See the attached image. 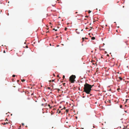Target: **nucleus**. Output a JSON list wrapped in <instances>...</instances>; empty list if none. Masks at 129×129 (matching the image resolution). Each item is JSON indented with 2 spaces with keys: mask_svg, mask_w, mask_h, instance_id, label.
<instances>
[{
  "mask_svg": "<svg viewBox=\"0 0 129 129\" xmlns=\"http://www.w3.org/2000/svg\"><path fill=\"white\" fill-rule=\"evenodd\" d=\"M53 30H55V31H57V29H55L54 28H53Z\"/></svg>",
  "mask_w": 129,
  "mask_h": 129,
  "instance_id": "nucleus-10",
  "label": "nucleus"
},
{
  "mask_svg": "<svg viewBox=\"0 0 129 129\" xmlns=\"http://www.w3.org/2000/svg\"><path fill=\"white\" fill-rule=\"evenodd\" d=\"M65 83H63V85H65Z\"/></svg>",
  "mask_w": 129,
  "mask_h": 129,
  "instance_id": "nucleus-36",
  "label": "nucleus"
},
{
  "mask_svg": "<svg viewBox=\"0 0 129 129\" xmlns=\"http://www.w3.org/2000/svg\"><path fill=\"white\" fill-rule=\"evenodd\" d=\"M82 129H83V128H82Z\"/></svg>",
  "mask_w": 129,
  "mask_h": 129,
  "instance_id": "nucleus-46",
  "label": "nucleus"
},
{
  "mask_svg": "<svg viewBox=\"0 0 129 129\" xmlns=\"http://www.w3.org/2000/svg\"><path fill=\"white\" fill-rule=\"evenodd\" d=\"M55 80H52V82H54V81Z\"/></svg>",
  "mask_w": 129,
  "mask_h": 129,
  "instance_id": "nucleus-19",
  "label": "nucleus"
},
{
  "mask_svg": "<svg viewBox=\"0 0 129 129\" xmlns=\"http://www.w3.org/2000/svg\"><path fill=\"white\" fill-rule=\"evenodd\" d=\"M84 39H87V38H83L82 39V41H84Z\"/></svg>",
  "mask_w": 129,
  "mask_h": 129,
  "instance_id": "nucleus-5",
  "label": "nucleus"
},
{
  "mask_svg": "<svg viewBox=\"0 0 129 129\" xmlns=\"http://www.w3.org/2000/svg\"><path fill=\"white\" fill-rule=\"evenodd\" d=\"M91 85L88 84L86 83L84 85V92H85L86 93L89 94L91 90Z\"/></svg>",
  "mask_w": 129,
  "mask_h": 129,
  "instance_id": "nucleus-1",
  "label": "nucleus"
},
{
  "mask_svg": "<svg viewBox=\"0 0 129 129\" xmlns=\"http://www.w3.org/2000/svg\"><path fill=\"white\" fill-rule=\"evenodd\" d=\"M59 108H61V107H59Z\"/></svg>",
  "mask_w": 129,
  "mask_h": 129,
  "instance_id": "nucleus-37",
  "label": "nucleus"
},
{
  "mask_svg": "<svg viewBox=\"0 0 129 129\" xmlns=\"http://www.w3.org/2000/svg\"><path fill=\"white\" fill-rule=\"evenodd\" d=\"M48 88L49 89H50V87H48Z\"/></svg>",
  "mask_w": 129,
  "mask_h": 129,
  "instance_id": "nucleus-27",
  "label": "nucleus"
},
{
  "mask_svg": "<svg viewBox=\"0 0 129 129\" xmlns=\"http://www.w3.org/2000/svg\"><path fill=\"white\" fill-rule=\"evenodd\" d=\"M48 106L49 107H50V105L49 104H48Z\"/></svg>",
  "mask_w": 129,
  "mask_h": 129,
  "instance_id": "nucleus-21",
  "label": "nucleus"
},
{
  "mask_svg": "<svg viewBox=\"0 0 129 129\" xmlns=\"http://www.w3.org/2000/svg\"><path fill=\"white\" fill-rule=\"evenodd\" d=\"M63 109H66V107H64V108H63ZM63 109H61V110H62Z\"/></svg>",
  "mask_w": 129,
  "mask_h": 129,
  "instance_id": "nucleus-17",
  "label": "nucleus"
},
{
  "mask_svg": "<svg viewBox=\"0 0 129 129\" xmlns=\"http://www.w3.org/2000/svg\"><path fill=\"white\" fill-rule=\"evenodd\" d=\"M91 12V11L90 10H89L88 11V13H90Z\"/></svg>",
  "mask_w": 129,
  "mask_h": 129,
  "instance_id": "nucleus-13",
  "label": "nucleus"
},
{
  "mask_svg": "<svg viewBox=\"0 0 129 129\" xmlns=\"http://www.w3.org/2000/svg\"><path fill=\"white\" fill-rule=\"evenodd\" d=\"M94 86V85H91V88H92V87H93V86Z\"/></svg>",
  "mask_w": 129,
  "mask_h": 129,
  "instance_id": "nucleus-26",
  "label": "nucleus"
},
{
  "mask_svg": "<svg viewBox=\"0 0 129 129\" xmlns=\"http://www.w3.org/2000/svg\"><path fill=\"white\" fill-rule=\"evenodd\" d=\"M15 76H15V75H13L12 76H13V77H15Z\"/></svg>",
  "mask_w": 129,
  "mask_h": 129,
  "instance_id": "nucleus-14",
  "label": "nucleus"
},
{
  "mask_svg": "<svg viewBox=\"0 0 129 129\" xmlns=\"http://www.w3.org/2000/svg\"><path fill=\"white\" fill-rule=\"evenodd\" d=\"M53 76H55V74H53Z\"/></svg>",
  "mask_w": 129,
  "mask_h": 129,
  "instance_id": "nucleus-23",
  "label": "nucleus"
},
{
  "mask_svg": "<svg viewBox=\"0 0 129 129\" xmlns=\"http://www.w3.org/2000/svg\"><path fill=\"white\" fill-rule=\"evenodd\" d=\"M120 88H117V90H120Z\"/></svg>",
  "mask_w": 129,
  "mask_h": 129,
  "instance_id": "nucleus-20",
  "label": "nucleus"
},
{
  "mask_svg": "<svg viewBox=\"0 0 129 129\" xmlns=\"http://www.w3.org/2000/svg\"><path fill=\"white\" fill-rule=\"evenodd\" d=\"M49 81V82H51V81H51V80H50V81Z\"/></svg>",
  "mask_w": 129,
  "mask_h": 129,
  "instance_id": "nucleus-30",
  "label": "nucleus"
},
{
  "mask_svg": "<svg viewBox=\"0 0 129 129\" xmlns=\"http://www.w3.org/2000/svg\"><path fill=\"white\" fill-rule=\"evenodd\" d=\"M107 56H108V55H108V54H107Z\"/></svg>",
  "mask_w": 129,
  "mask_h": 129,
  "instance_id": "nucleus-44",
  "label": "nucleus"
},
{
  "mask_svg": "<svg viewBox=\"0 0 129 129\" xmlns=\"http://www.w3.org/2000/svg\"><path fill=\"white\" fill-rule=\"evenodd\" d=\"M57 90L58 91H59V90H60L59 89H57Z\"/></svg>",
  "mask_w": 129,
  "mask_h": 129,
  "instance_id": "nucleus-16",
  "label": "nucleus"
},
{
  "mask_svg": "<svg viewBox=\"0 0 129 129\" xmlns=\"http://www.w3.org/2000/svg\"><path fill=\"white\" fill-rule=\"evenodd\" d=\"M7 123H8L7 122L6 123V124H7Z\"/></svg>",
  "mask_w": 129,
  "mask_h": 129,
  "instance_id": "nucleus-35",
  "label": "nucleus"
},
{
  "mask_svg": "<svg viewBox=\"0 0 129 129\" xmlns=\"http://www.w3.org/2000/svg\"><path fill=\"white\" fill-rule=\"evenodd\" d=\"M50 46H51V44H50Z\"/></svg>",
  "mask_w": 129,
  "mask_h": 129,
  "instance_id": "nucleus-40",
  "label": "nucleus"
},
{
  "mask_svg": "<svg viewBox=\"0 0 129 129\" xmlns=\"http://www.w3.org/2000/svg\"><path fill=\"white\" fill-rule=\"evenodd\" d=\"M122 107V105H121V106H120V107L121 108Z\"/></svg>",
  "mask_w": 129,
  "mask_h": 129,
  "instance_id": "nucleus-25",
  "label": "nucleus"
},
{
  "mask_svg": "<svg viewBox=\"0 0 129 129\" xmlns=\"http://www.w3.org/2000/svg\"><path fill=\"white\" fill-rule=\"evenodd\" d=\"M58 46H59V45H57V47H58Z\"/></svg>",
  "mask_w": 129,
  "mask_h": 129,
  "instance_id": "nucleus-43",
  "label": "nucleus"
},
{
  "mask_svg": "<svg viewBox=\"0 0 129 129\" xmlns=\"http://www.w3.org/2000/svg\"><path fill=\"white\" fill-rule=\"evenodd\" d=\"M128 100V99H126V102L127 101V100Z\"/></svg>",
  "mask_w": 129,
  "mask_h": 129,
  "instance_id": "nucleus-34",
  "label": "nucleus"
},
{
  "mask_svg": "<svg viewBox=\"0 0 129 129\" xmlns=\"http://www.w3.org/2000/svg\"><path fill=\"white\" fill-rule=\"evenodd\" d=\"M22 124L23 125H24V124Z\"/></svg>",
  "mask_w": 129,
  "mask_h": 129,
  "instance_id": "nucleus-45",
  "label": "nucleus"
},
{
  "mask_svg": "<svg viewBox=\"0 0 129 129\" xmlns=\"http://www.w3.org/2000/svg\"><path fill=\"white\" fill-rule=\"evenodd\" d=\"M107 102L110 103L111 102V101L110 100H108V101H107Z\"/></svg>",
  "mask_w": 129,
  "mask_h": 129,
  "instance_id": "nucleus-7",
  "label": "nucleus"
},
{
  "mask_svg": "<svg viewBox=\"0 0 129 129\" xmlns=\"http://www.w3.org/2000/svg\"><path fill=\"white\" fill-rule=\"evenodd\" d=\"M43 105H44V104H42V106H43Z\"/></svg>",
  "mask_w": 129,
  "mask_h": 129,
  "instance_id": "nucleus-29",
  "label": "nucleus"
},
{
  "mask_svg": "<svg viewBox=\"0 0 129 129\" xmlns=\"http://www.w3.org/2000/svg\"><path fill=\"white\" fill-rule=\"evenodd\" d=\"M57 1H58L59 0H57Z\"/></svg>",
  "mask_w": 129,
  "mask_h": 129,
  "instance_id": "nucleus-47",
  "label": "nucleus"
},
{
  "mask_svg": "<svg viewBox=\"0 0 129 129\" xmlns=\"http://www.w3.org/2000/svg\"><path fill=\"white\" fill-rule=\"evenodd\" d=\"M116 32H117L118 31L117 30H116Z\"/></svg>",
  "mask_w": 129,
  "mask_h": 129,
  "instance_id": "nucleus-33",
  "label": "nucleus"
},
{
  "mask_svg": "<svg viewBox=\"0 0 129 129\" xmlns=\"http://www.w3.org/2000/svg\"><path fill=\"white\" fill-rule=\"evenodd\" d=\"M69 111V110L68 109H67L66 110V111L67 112H68Z\"/></svg>",
  "mask_w": 129,
  "mask_h": 129,
  "instance_id": "nucleus-18",
  "label": "nucleus"
},
{
  "mask_svg": "<svg viewBox=\"0 0 129 129\" xmlns=\"http://www.w3.org/2000/svg\"><path fill=\"white\" fill-rule=\"evenodd\" d=\"M6 120H7V118H6Z\"/></svg>",
  "mask_w": 129,
  "mask_h": 129,
  "instance_id": "nucleus-39",
  "label": "nucleus"
},
{
  "mask_svg": "<svg viewBox=\"0 0 129 129\" xmlns=\"http://www.w3.org/2000/svg\"><path fill=\"white\" fill-rule=\"evenodd\" d=\"M76 77L75 75H72L70 76L69 78V81L71 83H73L75 81V79Z\"/></svg>",
  "mask_w": 129,
  "mask_h": 129,
  "instance_id": "nucleus-2",
  "label": "nucleus"
},
{
  "mask_svg": "<svg viewBox=\"0 0 129 129\" xmlns=\"http://www.w3.org/2000/svg\"><path fill=\"white\" fill-rule=\"evenodd\" d=\"M67 27H66L64 28V30H67Z\"/></svg>",
  "mask_w": 129,
  "mask_h": 129,
  "instance_id": "nucleus-12",
  "label": "nucleus"
},
{
  "mask_svg": "<svg viewBox=\"0 0 129 129\" xmlns=\"http://www.w3.org/2000/svg\"><path fill=\"white\" fill-rule=\"evenodd\" d=\"M119 78L121 80H122V78L120 77H119Z\"/></svg>",
  "mask_w": 129,
  "mask_h": 129,
  "instance_id": "nucleus-9",
  "label": "nucleus"
},
{
  "mask_svg": "<svg viewBox=\"0 0 129 129\" xmlns=\"http://www.w3.org/2000/svg\"><path fill=\"white\" fill-rule=\"evenodd\" d=\"M46 32L48 33V32H49V31H47Z\"/></svg>",
  "mask_w": 129,
  "mask_h": 129,
  "instance_id": "nucleus-38",
  "label": "nucleus"
},
{
  "mask_svg": "<svg viewBox=\"0 0 129 129\" xmlns=\"http://www.w3.org/2000/svg\"><path fill=\"white\" fill-rule=\"evenodd\" d=\"M19 81V80H17V82H18Z\"/></svg>",
  "mask_w": 129,
  "mask_h": 129,
  "instance_id": "nucleus-32",
  "label": "nucleus"
},
{
  "mask_svg": "<svg viewBox=\"0 0 129 129\" xmlns=\"http://www.w3.org/2000/svg\"><path fill=\"white\" fill-rule=\"evenodd\" d=\"M105 103H106V101H105Z\"/></svg>",
  "mask_w": 129,
  "mask_h": 129,
  "instance_id": "nucleus-41",
  "label": "nucleus"
},
{
  "mask_svg": "<svg viewBox=\"0 0 129 129\" xmlns=\"http://www.w3.org/2000/svg\"><path fill=\"white\" fill-rule=\"evenodd\" d=\"M3 52L4 53H5L6 52H5V50H4V51H3Z\"/></svg>",
  "mask_w": 129,
  "mask_h": 129,
  "instance_id": "nucleus-22",
  "label": "nucleus"
},
{
  "mask_svg": "<svg viewBox=\"0 0 129 129\" xmlns=\"http://www.w3.org/2000/svg\"><path fill=\"white\" fill-rule=\"evenodd\" d=\"M62 78L64 79L65 78V76L64 75H63Z\"/></svg>",
  "mask_w": 129,
  "mask_h": 129,
  "instance_id": "nucleus-15",
  "label": "nucleus"
},
{
  "mask_svg": "<svg viewBox=\"0 0 129 129\" xmlns=\"http://www.w3.org/2000/svg\"><path fill=\"white\" fill-rule=\"evenodd\" d=\"M21 81L22 82H24V81H25V80H24V79H22L21 80Z\"/></svg>",
  "mask_w": 129,
  "mask_h": 129,
  "instance_id": "nucleus-8",
  "label": "nucleus"
},
{
  "mask_svg": "<svg viewBox=\"0 0 129 129\" xmlns=\"http://www.w3.org/2000/svg\"><path fill=\"white\" fill-rule=\"evenodd\" d=\"M77 13V12H76V13Z\"/></svg>",
  "mask_w": 129,
  "mask_h": 129,
  "instance_id": "nucleus-42",
  "label": "nucleus"
},
{
  "mask_svg": "<svg viewBox=\"0 0 129 129\" xmlns=\"http://www.w3.org/2000/svg\"><path fill=\"white\" fill-rule=\"evenodd\" d=\"M60 112H61V111H59V112L58 113H60Z\"/></svg>",
  "mask_w": 129,
  "mask_h": 129,
  "instance_id": "nucleus-24",
  "label": "nucleus"
},
{
  "mask_svg": "<svg viewBox=\"0 0 129 129\" xmlns=\"http://www.w3.org/2000/svg\"><path fill=\"white\" fill-rule=\"evenodd\" d=\"M26 47L27 48H28V47H27V46H26Z\"/></svg>",
  "mask_w": 129,
  "mask_h": 129,
  "instance_id": "nucleus-31",
  "label": "nucleus"
},
{
  "mask_svg": "<svg viewBox=\"0 0 129 129\" xmlns=\"http://www.w3.org/2000/svg\"><path fill=\"white\" fill-rule=\"evenodd\" d=\"M57 77H59V75H57Z\"/></svg>",
  "mask_w": 129,
  "mask_h": 129,
  "instance_id": "nucleus-28",
  "label": "nucleus"
},
{
  "mask_svg": "<svg viewBox=\"0 0 129 129\" xmlns=\"http://www.w3.org/2000/svg\"><path fill=\"white\" fill-rule=\"evenodd\" d=\"M95 33H93V34H92V33H89L88 34L89 35V36H90V34H91V35H92L93 36V35L94 34V35H95ZM90 37H91V36H90Z\"/></svg>",
  "mask_w": 129,
  "mask_h": 129,
  "instance_id": "nucleus-3",
  "label": "nucleus"
},
{
  "mask_svg": "<svg viewBox=\"0 0 129 129\" xmlns=\"http://www.w3.org/2000/svg\"><path fill=\"white\" fill-rule=\"evenodd\" d=\"M2 124L3 125H5L6 124V123L4 122V123H2Z\"/></svg>",
  "mask_w": 129,
  "mask_h": 129,
  "instance_id": "nucleus-11",
  "label": "nucleus"
},
{
  "mask_svg": "<svg viewBox=\"0 0 129 129\" xmlns=\"http://www.w3.org/2000/svg\"><path fill=\"white\" fill-rule=\"evenodd\" d=\"M53 85H54V84H50V85L51 86H52L53 88Z\"/></svg>",
  "mask_w": 129,
  "mask_h": 129,
  "instance_id": "nucleus-4",
  "label": "nucleus"
},
{
  "mask_svg": "<svg viewBox=\"0 0 129 129\" xmlns=\"http://www.w3.org/2000/svg\"><path fill=\"white\" fill-rule=\"evenodd\" d=\"M95 39V38L94 37H93L91 38V39L92 40H93Z\"/></svg>",
  "mask_w": 129,
  "mask_h": 129,
  "instance_id": "nucleus-6",
  "label": "nucleus"
}]
</instances>
